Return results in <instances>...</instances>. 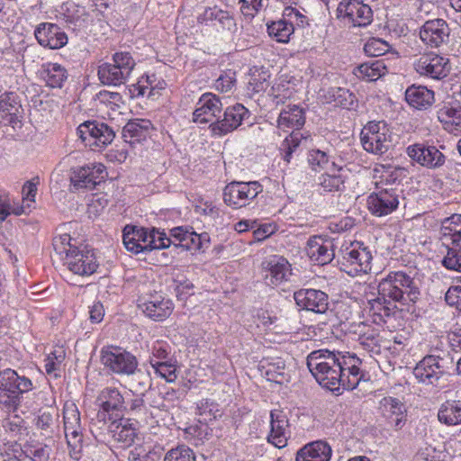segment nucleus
<instances>
[{"label": "nucleus", "instance_id": "nucleus-20", "mask_svg": "<svg viewBox=\"0 0 461 461\" xmlns=\"http://www.w3.org/2000/svg\"><path fill=\"white\" fill-rule=\"evenodd\" d=\"M296 304L316 313H325L329 308L328 294L316 289H300L294 294Z\"/></svg>", "mask_w": 461, "mask_h": 461}, {"label": "nucleus", "instance_id": "nucleus-31", "mask_svg": "<svg viewBox=\"0 0 461 461\" xmlns=\"http://www.w3.org/2000/svg\"><path fill=\"white\" fill-rule=\"evenodd\" d=\"M153 124L149 120L134 119L129 121L122 128V138L125 142L135 145L149 137Z\"/></svg>", "mask_w": 461, "mask_h": 461}, {"label": "nucleus", "instance_id": "nucleus-27", "mask_svg": "<svg viewBox=\"0 0 461 461\" xmlns=\"http://www.w3.org/2000/svg\"><path fill=\"white\" fill-rule=\"evenodd\" d=\"M262 192V185L257 182H231L223 191V202L253 200Z\"/></svg>", "mask_w": 461, "mask_h": 461}, {"label": "nucleus", "instance_id": "nucleus-32", "mask_svg": "<svg viewBox=\"0 0 461 461\" xmlns=\"http://www.w3.org/2000/svg\"><path fill=\"white\" fill-rule=\"evenodd\" d=\"M438 118L443 128L454 134H461V104L458 103L446 104L438 111Z\"/></svg>", "mask_w": 461, "mask_h": 461}, {"label": "nucleus", "instance_id": "nucleus-39", "mask_svg": "<svg viewBox=\"0 0 461 461\" xmlns=\"http://www.w3.org/2000/svg\"><path fill=\"white\" fill-rule=\"evenodd\" d=\"M265 369V375L268 381L282 384L290 381V375L286 368L285 361L280 358H275L262 365Z\"/></svg>", "mask_w": 461, "mask_h": 461}, {"label": "nucleus", "instance_id": "nucleus-23", "mask_svg": "<svg viewBox=\"0 0 461 461\" xmlns=\"http://www.w3.org/2000/svg\"><path fill=\"white\" fill-rule=\"evenodd\" d=\"M65 264L68 268L76 275L90 276L95 272L97 268L96 258L92 250L76 249L74 253L68 252V258Z\"/></svg>", "mask_w": 461, "mask_h": 461}, {"label": "nucleus", "instance_id": "nucleus-28", "mask_svg": "<svg viewBox=\"0 0 461 461\" xmlns=\"http://www.w3.org/2000/svg\"><path fill=\"white\" fill-rule=\"evenodd\" d=\"M351 332L358 337V341L364 349L372 354L381 351L379 330L365 322L352 323Z\"/></svg>", "mask_w": 461, "mask_h": 461}, {"label": "nucleus", "instance_id": "nucleus-64", "mask_svg": "<svg viewBox=\"0 0 461 461\" xmlns=\"http://www.w3.org/2000/svg\"><path fill=\"white\" fill-rule=\"evenodd\" d=\"M259 323L267 330L274 333H283L285 330L276 316H271L267 312L258 314Z\"/></svg>", "mask_w": 461, "mask_h": 461}, {"label": "nucleus", "instance_id": "nucleus-41", "mask_svg": "<svg viewBox=\"0 0 461 461\" xmlns=\"http://www.w3.org/2000/svg\"><path fill=\"white\" fill-rule=\"evenodd\" d=\"M438 420L447 426L461 424V401H447L440 405Z\"/></svg>", "mask_w": 461, "mask_h": 461}, {"label": "nucleus", "instance_id": "nucleus-35", "mask_svg": "<svg viewBox=\"0 0 461 461\" xmlns=\"http://www.w3.org/2000/svg\"><path fill=\"white\" fill-rule=\"evenodd\" d=\"M216 21L221 26L223 30L232 32L236 29V22L232 15L225 10L220 9L217 6L207 7L198 16V22L200 23L207 24L209 22Z\"/></svg>", "mask_w": 461, "mask_h": 461}, {"label": "nucleus", "instance_id": "nucleus-8", "mask_svg": "<svg viewBox=\"0 0 461 461\" xmlns=\"http://www.w3.org/2000/svg\"><path fill=\"white\" fill-rule=\"evenodd\" d=\"M97 402L99 410L96 414V420L93 422L94 426L97 423L106 425L107 420L122 418L125 408L124 399L118 389L114 387L104 388L97 397Z\"/></svg>", "mask_w": 461, "mask_h": 461}, {"label": "nucleus", "instance_id": "nucleus-12", "mask_svg": "<svg viewBox=\"0 0 461 461\" xmlns=\"http://www.w3.org/2000/svg\"><path fill=\"white\" fill-rule=\"evenodd\" d=\"M371 252L363 244L357 242L344 251L341 268L352 276L366 274L371 269Z\"/></svg>", "mask_w": 461, "mask_h": 461}, {"label": "nucleus", "instance_id": "nucleus-29", "mask_svg": "<svg viewBox=\"0 0 461 461\" xmlns=\"http://www.w3.org/2000/svg\"><path fill=\"white\" fill-rule=\"evenodd\" d=\"M266 270L265 279L270 285H277L291 275V266L287 259L280 256H273L263 262Z\"/></svg>", "mask_w": 461, "mask_h": 461}, {"label": "nucleus", "instance_id": "nucleus-7", "mask_svg": "<svg viewBox=\"0 0 461 461\" xmlns=\"http://www.w3.org/2000/svg\"><path fill=\"white\" fill-rule=\"evenodd\" d=\"M361 142L367 152L382 155L392 142V132L384 122H370L361 131Z\"/></svg>", "mask_w": 461, "mask_h": 461}, {"label": "nucleus", "instance_id": "nucleus-47", "mask_svg": "<svg viewBox=\"0 0 461 461\" xmlns=\"http://www.w3.org/2000/svg\"><path fill=\"white\" fill-rule=\"evenodd\" d=\"M268 34L279 42H287L294 32V26L291 23L284 20L273 22L267 26Z\"/></svg>", "mask_w": 461, "mask_h": 461}, {"label": "nucleus", "instance_id": "nucleus-1", "mask_svg": "<svg viewBox=\"0 0 461 461\" xmlns=\"http://www.w3.org/2000/svg\"><path fill=\"white\" fill-rule=\"evenodd\" d=\"M362 364L355 354L320 349L307 357V366L317 382L332 392L355 389L363 378Z\"/></svg>", "mask_w": 461, "mask_h": 461}, {"label": "nucleus", "instance_id": "nucleus-53", "mask_svg": "<svg viewBox=\"0 0 461 461\" xmlns=\"http://www.w3.org/2000/svg\"><path fill=\"white\" fill-rule=\"evenodd\" d=\"M193 232V228L187 226H178L169 230V235L174 241L172 243L176 247H181L184 249H186V245H188L191 233Z\"/></svg>", "mask_w": 461, "mask_h": 461}, {"label": "nucleus", "instance_id": "nucleus-58", "mask_svg": "<svg viewBox=\"0 0 461 461\" xmlns=\"http://www.w3.org/2000/svg\"><path fill=\"white\" fill-rule=\"evenodd\" d=\"M65 359V351L59 348L49 354L44 359V369L48 375H53L57 377L56 371L59 368L61 363Z\"/></svg>", "mask_w": 461, "mask_h": 461}, {"label": "nucleus", "instance_id": "nucleus-48", "mask_svg": "<svg viewBox=\"0 0 461 461\" xmlns=\"http://www.w3.org/2000/svg\"><path fill=\"white\" fill-rule=\"evenodd\" d=\"M137 227L127 225L123 229L122 242L128 251L138 254L144 252V244L140 243Z\"/></svg>", "mask_w": 461, "mask_h": 461}, {"label": "nucleus", "instance_id": "nucleus-59", "mask_svg": "<svg viewBox=\"0 0 461 461\" xmlns=\"http://www.w3.org/2000/svg\"><path fill=\"white\" fill-rule=\"evenodd\" d=\"M389 50L390 45L380 38H372L364 46L366 54L371 57L382 56L388 52Z\"/></svg>", "mask_w": 461, "mask_h": 461}, {"label": "nucleus", "instance_id": "nucleus-3", "mask_svg": "<svg viewBox=\"0 0 461 461\" xmlns=\"http://www.w3.org/2000/svg\"><path fill=\"white\" fill-rule=\"evenodd\" d=\"M439 240L447 249V254L442 260L443 266L461 272V214H454L442 221Z\"/></svg>", "mask_w": 461, "mask_h": 461}, {"label": "nucleus", "instance_id": "nucleus-2", "mask_svg": "<svg viewBox=\"0 0 461 461\" xmlns=\"http://www.w3.org/2000/svg\"><path fill=\"white\" fill-rule=\"evenodd\" d=\"M304 122V112L296 104L287 105L279 113L277 129L283 131H292V132L285 138L279 147L283 158L286 162H290L292 154L300 146L303 139L299 130L303 126Z\"/></svg>", "mask_w": 461, "mask_h": 461}, {"label": "nucleus", "instance_id": "nucleus-50", "mask_svg": "<svg viewBox=\"0 0 461 461\" xmlns=\"http://www.w3.org/2000/svg\"><path fill=\"white\" fill-rule=\"evenodd\" d=\"M150 365L160 377L164 378L167 382H175L176 375V368L174 365L166 361H156L150 359Z\"/></svg>", "mask_w": 461, "mask_h": 461}, {"label": "nucleus", "instance_id": "nucleus-4", "mask_svg": "<svg viewBox=\"0 0 461 461\" xmlns=\"http://www.w3.org/2000/svg\"><path fill=\"white\" fill-rule=\"evenodd\" d=\"M135 66V59L129 51H117L111 60L98 66L97 76L103 85L119 86L127 82Z\"/></svg>", "mask_w": 461, "mask_h": 461}, {"label": "nucleus", "instance_id": "nucleus-56", "mask_svg": "<svg viewBox=\"0 0 461 461\" xmlns=\"http://www.w3.org/2000/svg\"><path fill=\"white\" fill-rule=\"evenodd\" d=\"M32 211L30 203H0V223H2L8 215L16 216L28 214Z\"/></svg>", "mask_w": 461, "mask_h": 461}, {"label": "nucleus", "instance_id": "nucleus-17", "mask_svg": "<svg viewBox=\"0 0 461 461\" xmlns=\"http://www.w3.org/2000/svg\"><path fill=\"white\" fill-rule=\"evenodd\" d=\"M417 73L433 79H440L447 76L450 65L447 58L429 52L421 55L415 62Z\"/></svg>", "mask_w": 461, "mask_h": 461}, {"label": "nucleus", "instance_id": "nucleus-15", "mask_svg": "<svg viewBox=\"0 0 461 461\" xmlns=\"http://www.w3.org/2000/svg\"><path fill=\"white\" fill-rule=\"evenodd\" d=\"M138 307L147 317L155 321H163L174 310L172 301L157 292L140 298Z\"/></svg>", "mask_w": 461, "mask_h": 461}, {"label": "nucleus", "instance_id": "nucleus-57", "mask_svg": "<svg viewBox=\"0 0 461 461\" xmlns=\"http://www.w3.org/2000/svg\"><path fill=\"white\" fill-rule=\"evenodd\" d=\"M51 448L48 445L37 444L25 446L23 453L32 461H49Z\"/></svg>", "mask_w": 461, "mask_h": 461}, {"label": "nucleus", "instance_id": "nucleus-6", "mask_svg": "<svg viewBox=\"0 0 461 461\" xmlns=\"http://www.w3.org/2000/svg\"><path fill=\"white\" fill-rule=\"evenodd\" d=\"M32 388V381L14 370L7 368L0 372V404L9 410H15L20 403V395Z\"/></svg>", "mask_w": 461, "mask_h": 461}, {"label": "nucleus", "instance_id": "nucleus-21", "mask_svg": "<svg viewBox=\"0 0 461 461\" xmlns=\"http://www.w3.org/2000/svg\"><path fill=\"white\" fill-rule=\"evenodd\" d=\"M222 110L219 96L212 93H204L196 103L193 113V121L196 123H207L216 118Z\"/></svg>", "mask_w": 461, "mask_h": 461}, {"label": "nucleus", "instance_id": "nucleus-51", "mask_svg": "<svg viewBox=\"0 0 461 461\" xmlns=\"http://www.w3.org/2000/svg\"><path fill=\"white\" fill-rule=\"evenodd\" d=\"M36 427L41 430V434L51 437L57 429V417L50 412L41 413L36 420Z\"/></svg>", "mask_w": 461, "mask_h": 461}, {"label": "nucleus", "instance_id": "nucleus-37", "mask_svg": "<svg viewBox=\"0 0 461 461\" xmlns=\"http://www.w3.org/2000/svg\"><path fill=\"white\" fill-rule=\"evenodd\" d=\"M41 77L50 87L60 88L68 78V71L58 63L49 62L41 66Z\"/></svg>", "mask_w": 461, "mask_h": 461}, {"label": "nucleus", "instance_id": "nucleus-16", "mask_svg": "<svg viewBox=\"0 0 461 461\" xmlns=\"http://www.w3.org/2000/svg\"><path fill=\"white\" fill-rule=\"evenodd\" d=\"M106 176L107 172L103 164H90L74 171L71 176V184L75 190H93L104 183Z\"/></svg>", "mask_w": 461, "mask_h": 461}, {"label": "nucleus", "instance_id": "nucleus-38", "mask_svg": "<svg viewBox=\"0 0 461 461\" xmlns=\"http://www.w3.org/2000/svg\"><path fill=\"white\" fill-rule=\"evenodd\" d=\"M108 421L106 430L115 441L122 443L125 447L133 443L136 436L134 429L128 424H122L121 418H114Z\"/></svg>", "mask_w": 461, "mask_h": 461}, {"label": "nucleus", "instance_id": "nucleus-33", "mask_svg": "<svg viewBox=\"0 0 461 461\" xmlns=\"http://www.w3.org/2000/svg\"><path fill=\"white\" fill-rule=\"evenodd\" d=\"M331 243L321 237H313L307 242L306 252L312 261L326 265L334 258Z\"/></svg>", "mask_w": 461, "mask_h": 461}, {"label": "nucleus", "instance_id": "nucleus-55", "mask_svg": "<svg viewBox=\"0 0 461 461\" xmlns=\"http://www.w3.org/2000/svg\"><path fill=\"white\" fill-rule=\"evenodd\" d=\"M128 459L129 461H158L160 454L140 445L130 451Z\"/></svg>", "mask_w": 461, "mask_h": 461}, {"label": "nucleus", "instance_id": "nucleus-49", "mask_svg": "<svg viewBox=\"0 0 461 461\" xmlns=\"http://www.w3.org/2000/svg\"><path fill=\"white\" fill-rule=\"evenodd\" d=\"M172 241L170 235L167 234L164 230H159L157 229H152L150 230V238L149 240V243H145L144 252L150 251L152 249H161L168 248Z\"/></svg>", "mask_w": 461, "mask_h": 461}, {"label": "nucleus", "instance_id": "nucleus-60", "mask_svg": "<svg viewBox=\"0 0 461 461\" xmlns=\"http://www.w3.org/2000/svg\"><path fill=\"white\" fill-rule=\"evenodd\" d=\"M130 375H131V386L135 391L144 392L150 388L151 381L148 373L136 368Z\"/></svg>", "mask_w": 461, "mask_h": 461}, {"label": "nucleus", "instance_id": "nucleus-63", "mask_svg": "<svg viewBox=\"0 0 461 461\" xmlns=\"http://www.w3.org/2000/svg\"><path fill=\"white\" fill-rule=\"evenodd\" d=\"M40 184L39 176L27 180L22 187V202H35Z\"/></svg>", "mask_w": 461, "mask_h": 461}, {"label": "nucleus", "instance_id": "nucleus-13", "mask_svg": "<svg viewBox=\"0 0 461 461\" xmlns=\"http://www.w3.org/2000/svg\"><path fill=\"white\" fill-rule=\"evenodd\" d=\"M337 17L353 26L365 27L373 21V11L359 0H343L337 8Z\"/></svg>", "mask_w": 461, "mask_h": 461}, {"label": "nucleus", "instance_id": "nucleus-42", "mask_svg": "<svg viewBox=\"0 0 461 461\" xmlns=\"http://www.w3.org/2000/svg\"><path fill=\"white\" fill-rule=\"evenodd\" d=\"M387 72L383 59L365 62L357 68L355 75L359 78L372 82L375 81Z\"/></svg>", "mask_w": 461, "mask_h": 461}, {"label": "nucleus", "instance_id": "nucleus-10", "mask_svg": "<svg viewBox=\"0 0 461 461\" xmlns=\"http://www.w3.org/2000/svg\"><path fill=\"white\" fill-rule=\"evenodd\" d=\"M101 361L106 368L118 375H130L138 367L137 358L117 347L104 348Z\"/></svg>", "mask_w": 461, "mask_h": 461}, {"label": "nucleus", "instance_id": "nucleus-44", "mask_svg": "<svg viewBox=\"0 0 461 461\" xmlns=\"http://www.w3.org/2000/svg\"><path fill=\"white\" fill-rule=\"evenodd\" d=\"M195 413L199 416L201 423H208L221 416L219 405L209 399H202L197 403Z\"/></svg>", "mask_w": 461, "mask_h": 461}, {"label": "nucleus", "instance_id": "nucleus-25", "mask_svg": "<svg viewBox=\"0 0 461 461\" xmlns=\"http://www.w3.org/2000/svg\"><path fill=\"white\" fill-rule=\"evenodd\" d=\"M270 418L271 430L267 437L268 442L278 448L284 447L290 434L287 415L281 410H273Z\"/></svg>", "mask_w": 461, "mask_h": 461}, {"label": "nucleus", "instance_id": "nucleus-46", "mask_svg": "<svg viewBox=\"0 0 461 461\" xmlns=\"http://www.w3.org/2000/svg\"><path fill=\"white\" fill-rule=\"evenodd\" d=\"M3 427L11 437L17 439H22L28 434L25 420L18 415H12L5 419Z\"/></svg>", "mask_w": 461, "mask_h": 461}, {"label": "nucleus", "instance_id": "nucleus-11", "mask_svg": "<svg viewBox=\"0 0 461 461\" xmlns=\"http://www.w3.org/2000/svg\"><path fill=\"white\" fill-rule=\"evenodd\" d=\"M64 432L68 447L72 448L71 456L78 459L79 448L82 442L80 413L73 402H66L63 406Z\"/></svg>", "mask_w": 461, "mask_h": 461}, {"label": "nucleus", "instance_id": "nucleus-26", "mask_svg": "<svg viewBox=\"0 0 461 461\" xmlns=\"http://www.w3.org/2000/svg\"><path fill=\"white\" fill-rule=\"evenodd\" d=\"M22 111L16 94L9 92L0 95V124L15 128L20 122Z\"/></svg>", "mask_w": 461, "mask_h": 461}, {"label": "nucleus", "instance_id": "nucleus-54", "mask_svg": "<svg viewBox=\"0 0 461 461\" xmlns=\"http://www.w3.org/2000/svg\"><path fill=\"white\" fill-rule=\"evenodd\" d=\"M193 232V228L187 226H178L169 230V235L174 241L172 243L176 247H181L184 249H186V245H188L191 233Z\"/></svg>", "mask_w": 461, "mask_h": 461}, {"label": "nucleus", "instance_id": "nucleus-19", "mask_svg": "<svg viewBox=\"0 0 461 461\" xmlns=\"http://www.w3.org/2000/svg\"><path fill=\"white\" fill-rule=\"evenodd\" d=\"M40 45L51 50H58L68 43V36L61 28L51 23H41L34 31Z\"/></svg>", "mask_w": 461, "mask_h": 461}, {"label": "nucleus", "instance_id": "nucleus-40", "mask_svg": "<svg viewBox=\"0 0 461 461\" xmlns=\"http://www.w3.org/2000/svg\"><path fill=\"white\" fill-rule=\"evenodd\" d=\"M369 312L374 316V322L384 321L385 317L391 316L394 313L396 308L394 303L388 299L387 296H383L378 294L375 299L368 301Z\"/></svg>", "mask_w": 461, "mask_h": 461}, {"label": "nucleus", "instance_id": "nucleus-22", "mask_svg": "<svg viewBox=\"0 0 461 461\" xmlns=\"http://www.w3.org/2000/svg\"><path fill=\"white\" fill-rule=\"evenodd\" d=\"M408 156L420 165L437 168L445 163V156L435 146L416 143L407 148Z\"/></svg>", "mask_w": 461, "mask_h": 461}, {"label": "nucleus", "instance_id": "nucleus-9", "mask_svg": "<svg viewBox=\"0 0 461 461\" xmlns=\"http://www.w3.org/2000/svg\"><path fill=\"white\" fill-rule=\"evenodd\" d=\"M77 134L86 146L92 149H102L112 143L115 132L112 127L103 122L87 121L77 128Z\"/></svg>", "mask_w": 461, "mask_h": 461}, {"label": "nucleus", "instance_id": "nucleus-61", "mask_svg": "<svg viewBox=\"0 0 461 461\" xmlns=\"http://www.w3.org/2000/svg\"><path fill=\"white\" fill-rule=\"evenodd\" d=\"M308 161L313 170H330L331 168L330 164L329 163L328 155L320 149L311 150L309 153Z\"/></svg>", "mask_w": 461, "mask_h": 461}, {"label": "nucleus", "instance_id": "nucleus-30", "mask_svg": "<svg viewBox=\"0 0 461 461\" xmlns=\"http://www.w3.org/2000/svg\"><path fill=\"white\" fill-rule=\"evenodd\" d=\"M379 408L382 415L395 429H401L405 424L406 411L400 400L393 397H384L380 401Z\"/></svg>", "mask_w": 461, "mask_h": 461}, {"label": "nucleus", "instance_id": "nucleus-14", "mask_svg": "<svg viewBox=\"0 0 461 461\" xmlns=\"http://www.w3.org/2000/svg\"><path fill=\"white\" fill-rule=\"evenodd\" d=\"M441 359L435 356H426L414 367L413 375L419 383L433 387H443L445 369L440 365Z\"/></svg>", "mask_w": 461, "mask_h": 461}, {"label": "nucleus", "instance_id": "nucleus-45", "mask_svg": "<svg viewBox=\"0 0 461 461\" xmlns=\"http://www.w3.org/2000/svg\"><path fill=\"white\" fill-rule=\"evenodd\" d=\"M330 167L329 172L319 177V185L324 192L338 191L344 182L341 176L336 174L341 167H338L335 162H332Z\"/></svg>", "mask_w": 461, "mask_h": 461}, {"label": "nucleus", "instance_id": "nucleus-43", "mask_svg": "<svg viewBox=\"0 0 461 461\" xmlns=\"http://www.w3.org/2000/svg\"><path fill=\"white\" fill-rule=\"evenodd\" d=\"M167 84L165 80L159 79L156 75H147L142 77L136 85H133L134 91H137V95L155 96L159 94V91L165 89Z\"/></svg>", "mask_w": 461, "mask_h": 461}, {"label": "nucleus", "instance_id": "nucleus-62", "mask_svg": "<svg viewBox=\"0 0 461 461\" xmlns=\"http://www.w3.org/2000/svg\"><path fill=\"white\" fill-rule=\"evenodd\" d=\"M164 461H195V456L192 449L182 446L168 451Z\"/></svg>", "mask_w": 461, "mask_h": 461}, {"label": "nucleus", "instance_id": "nucleus-5", "mask_svg": "<svg viewBox=\"0 0 461 461\" xmlns=\"http://www.w3.org/2000/svg\"><path fill=\"white\" fill-rule=\"evenodd\" d=\"M378 294L393 303L414 302L419 295L413 279L402 271L390 272L378 285Z\"/></svg>", "mask_w": 461, "mask_h": 461}, {"label": "nucleus", "instance_id": "nucleus-18", "mask_svg": "<svg viewBox=\"0 0 461 461\" xmlns=\"http://www.w3.org/2000/svg\"><path fill=\"white\" fill-rule=\"evenodd\" d=\"M248 109L240 104L225 109L223 118L212 122L209 128L212 135L223 136L236 130L248 116Z\"/></svg>", "mask_w": 461, "mask_h": 461}, {"label": "nucleus", "instance_id": "nucleus-36", "mask_svg": "<svg viewBox=\"0 0 461 461\" xmlns=\"http://www.w3.org/2000/svg\"><path fill=\"white\" fill-rule=\"evenodd\" d=\"M405 99L416 109H427L434 102V93L426 86L413 85L407 88Z\"/></svg>", "mask_w": 461, "mask_h": 461}, {"label": "nucleus", "instance_id": "nucleus-24", "mask_svg": "<svg viewBox=\"0 0 461 461\" xmlns=\"http://www.w3.org/2000/svg\"><path fill=\"white\" fill-rule=\"evenodd\" d=\"M449 27L443 19L427 21L420 31V40L431 48H438L447 41Z\"/></svg>", "mask_w": 461, "mask_h": 461}, {"label": "nucleus", "instance_id": "nucleus-34", "mask_svg": "<svg viewBox=\"0 0 461 461\" xmlns=\"http://www.w3.org/2000/svg\"><path fill=\"white\" fill-rule=\"evenodd\" d=\"M331 447L324 441H314L305 445L296 454L295 461H329Z\"/></svg>", "mask_w": 461, "mask_h": 461}, {"label": "nucleus", "instance_id": "nucleus-52", "mask_svg": "<svg viewBox=\"0 0 461 461\" xmlns=\"http://www.w3.org/2000/svg\"><path fill=\"white\" fill-rule=\"evenodd\" d=\"M360 313V306L357 302L341 301L337 304V314L343 321L353 320Z\"/></svg>", "mask_w": 461, "mask_h": 461}]
</instances>
